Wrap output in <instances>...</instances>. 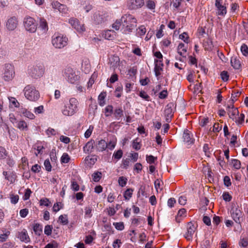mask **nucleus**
<instances>
[{
    "label": "nucleus",
    "mask_w": 248,
    "mask_h": 248,
    "mask_svg": "<svg viewBox=\"0 0 248 248\" xmlns=\"http://www.w3.org/2000/svg\"><path fill=\"white\" fill-rule=\"evenodd\" d=\"M78 101L75 98H71L66 103L62 109V113L65 116H72L78 110Z\"/></svg>",
    "instance_id": "obj_1"
},
{
    "label": "nucleus",
    "mask_w": 248,
    "mask_h": 248,
    "mask_svg": "<svg viewBox=\"0 0 248 248\" xmlns=\"http://www.w3.org/2000/svg\"><path fill=\"white\" fill-rule=\"evenodd\" d=\"M121 20L122 28L125 33L131 31L137 24L136 19L130 15H124L122 17Z\"/></svg>",
    "instance_id": "obj_2"
},
{
    "label": "nucleus",
    "mask_w": 248,
    "mask_h": 248,
    "mask_svg": "<svg viewBox=\"0 0 248 248\" xmlns=\"http://www.w3.org/2000/svg\"><path fill=\"white\" fill-rule=\"evenodd\" d=\"M24 92L25 97L31 101H36L40 97L39 91L33 85H27L24 88Z\"/></svg>",
    "instance_id": "obj_3"
},
{
    "label": "nucleus",
    "mask_w": 248,
    "mask_h": 248,
    "mask_svg": "<svg viewBox=\"0 0 248 248\" xmlns=\"http://www.w3.org/2000/svg\"><path fill=\"white\" fill-rule=\"evenodd\" d=\"M45 68L42 65H35L29 67L28 70L29 75L32 78L37 79L43 76Z\"/></svg>",
    "instance_id": "obj_4"
},
{
    "label": "nucleus",
    "mask_w": 248,
    "mask_h": 248,
    "mask_svg": "<svg viewBox=\"0 0 248 248\" xmlns=\"http://www.w3.org/2000/svg\"><path fill=\"white\" fill-rule=\"evenodd\" d=\"M109 18L108 12L98 11L94 13L93 16V20L96 24H101L108 21Z\"/></svg>",
    "instance_id": "obj_5"
},
{
    "label": "nucleus",
    "mask_w": 248,
    "mask_h": 248,
    "mask_svg": "<svg viewBox=\"0 0 248 248\" xmlns=\"http://www.w3.org/2000/svg\"><path fill=\"white\" fill-rule=\"evenodd\" d=\"M63 76L69 82L72 84L76 83L79 78V77L76 74L75 71L71 67H67L64 69Z\"/></svg>",
    "instance_id": "obj_6"
},
{
    "label": "nucleus",
    "mask_w": 248,
    "mask_h": 248,
    "mask_svg": "<svg viewBox=\"0 0 248 248\" xmlns=\"http://www.w3.org/2000/svg\"><path fill=\"white\" fill-rule=\"evenodd\" d=\"M15 74L14 66L10 63L5 64L3 77L4 80L7 81L11 80L14 78Z\"/></svg>",
    "instance_id": "obj_7"
},
{
    "label": "nucleus",
    "mask_w": 248,
    "mask_h": 248,
    "mask_svg": "<svg viewBox=\"0 0 248 248\" xmlns=\"http://www.w3.org/2000/svg\"><path fill=\"white\" fill-rule=\"evenodd\" d=\"M24 24L26 30L32 33L36 31L37 24L33 18L31 17H27L25 18Z\"/></svg>",
    "instance_id": "obj_8"
},
{
    "label": "nucleus",
    "mask_w": 248,
    "mask_h": 248,
    "mask_svg": "<svg viewBox=\"0 0 248 248\" xmlns=\"http://www.w3.org/2000/svg\"><path fill=\"white\" fill-rule=\"evenodd\" d=\"M68 38L63 36H58L53 38L52 40V45L58 48H62L66 46Z\"/></svg>",
    "instance_id": "obj_9"
},
{
    "label": "nucleus",
    "mask_w": 248,
    "mask_h": 248,
    "mask_svg": "<svg viewBox=\"0 0 248 248\" xmlns=\"http://www.w3.org/2000/svg\"><path fill=\"white\" fill-rule=\"evenodd\" d=\"M222 3L223 0H216L215 5L216 8V14L224 16L227 14V7Z\"/></svg>",
    "instance_id": "obj_10"
},
{
    "label": "nucleus",
    "mask_w": 248,
    "mask_h": 248,
    "mask_svg": "<svg viewBox=\"0 0 248 248\" xmlns=\"http://www.w3.org/2000/svg\"><path fill=\"white\" fill-rule=\"evenodd\" d=\"M69 22L77 31L82 32L85 31L84 24H81L77 19L74 18H70Z\"/></svg>",
    "instance_id": "obj_11"
},
{
    "label": "nucleus",
    "mask_w": 248,
    "mask_h": 248,
    "mask_svg": "<svg viewBox=\"0 0 248 248\" xmlns=\"http://www.w3.org/2000/svg\"><path fill=\"white\" fill-rule=\"evenodd\" d=\"M231 216L236 223H240L242 217V212L238 207H233L231 211Z\"/></svg>",
    "instance_id": "obj_12"
},
{
    "label": "nucleus",
    "mask_w": 248,
    "mask_h": 248,
    "mask_svg": "<svg viewBox=\"0 0 248 248\" xmlns=\"http://www.w3.org/2000/svg\"><path fill=\"white\" fill-rule=\"evenodd\" d=\"M226 110L229 118L233 121L236 119V116L239 113L237 108H235L232 104L227 105Z\"/></svg>",
    "instance_id": "obj_13"
},
{
    "label": "nucleus",
    "mask_w": 248,
    "mask_h": 248,
    "mask_svg": "<svg viewBox=\"0 0 248 248\" xmlns=\"http://www.w3.org/2000/svg\"><path fill=\"white\" fill-rule=\"evenodd\" d=\"M196 229V227L192 223L189 222L187 224V232L185 234V237L187 240H190L192 239Z\"/></svg>",
    "instance_id": "obj_14"
},
{
    "label": "nucleus",
    "mask_w": 248,
    "mask_h": 248,
    "mask_svg": "<svg viewBox=\"0 0 248 248\" xmlns=\"http://www.w3.org/2000/svg\"><path fill=\"white\" fill-rule=\"evenodd\" d=\"M184 142L188 145L193 144L194 142V139L193 137L192 133L188 129H185L183 136Z\"/></svg>",
    "instance_id": "obj_15"
},
{
    "label": "nucleus",
    "mask_w": 248,
    "mask_h": 248,
    "mask_svg": "<svg viewBox=\"0 0 248 248\" xmlns=\"http://www.w3.org/2000/svg\"><path fill=\"white\" fill-rule=\"evenodd\" d=\"M17 18L16 17H12L8 19L6 26L8 30L13 31L17 27Z\"/></svg>",
    "instance_id": "obj_16"
},
{
    "label": "nucleus",
    "mask_w": 248,
    "mask_h": 248,
    "mask_svg": "<svg viewBox=\"0 0 248 248\" xmlns=\"http://www.w3.org/2000/svg\"><path fill=\"white\" fill-rule=\"evenodd\" d=\"M54 9H58L59 11L62 14H65L68 10L66 5L62 4L58 1H53L51 3Z\"/></svg>",
    "instance_id": "obj_17"
},
{
    "label": "nucleus",
    "mask_w": 248,
    "mask_h": 248,
    "mask_svg": "<svg viewBox=\"0 0 248 248\" xmlns=\"http://www.w3.org/2000/svg\"><path fill=\"white\" fill-rule=\"evenodd\" d=\"M187 48V44L180 43L177 47L178 53L183 57H186Z\"/></svg>",
    "instance_id": "obj_18"
},
{
    "label": "nucleus",
    "mask_w": 248,
    "mask_h": 248,
    "mask_svg": "<svg viewBox=\"0 0 248 248\" xmlns=\"http://www.w3.org/2000/svg\"><path fill=\"white\" fill-rule=\"evenodd\" d=\"M18 238L22 242L28 243L30 241V238L26 230H23L18 234Z\"/></svg>",
    "instance_id": "obj_19"
},
{
    "label": "nucleus",
    "mask_w": 248,
    "mask_h": 248,
    "mask_svg": "<svg viewBox=\"0 0 248 248\" xmlns=\"http://www.w3.org/2000/svg\"><path fill=\"white\" fill-rule=\"evenodd\" d=\"M231 65L235 69H239L241 68V63L239 59L236 56H233L231 59Z\"/></svg>",
    "instance_id": "obj_20"
},
{
    "label": "nucleus",
    "mask_w": 248,
    "mask_h": 248,
    "mask_svg": "<svg viewBox=\"0 0 248 248\" xmlns=\"http://www.w3.org/2000/svg\"><path fill=\"white\" fill-rule=\"evenodd\" d=\"M94 144V141L93 140L88 141L83 147L84 152L87 154L91 153L93 149Z\"/></svg>",
    "instance_id": "obj_21"
},
{
    "label": "nucleus",
    "mask_w": 248,
    "mask_h": 248,
    "mask_svg": "<svg viewBox=\"0 0 248 248\" xmlns=\"http://www.w3.org/2000/svg\"><path fill=\"white\" fill-rule=\"evenodd\" d=\"M96 148L97 151L102 152L107 148V143L105 140H101L96 144Z\"/></svg>",
    "instance_id": "obj_22"
},
{
    "label": "nucleus",
    "mask_w": 248,
    "mask_h": 248,
    "mask_svg": "<svg viewBox=\"0 0 248 248\" xmlns=\"http://www.w3.org/2000/svg\"><path fill=\"white\" fill-rule=\"evenodd\" d=\"M140 5V0H130L127 3L128 8L131 10L138 8Z\"/></svg>",
    "instance_id": "obj_23"
},
{
    "label": "nucleus",
    "mask_w": 248,
    "mask_h": 248,
    "mask_svg": "<svg viewBox=\"0 0 248 248\" xmlns=\"http://www.w3.org/2000/svg\"><path fill=\"white\" fill-rule=\"evenodd\" d=\"M150 187L148 185L142 186H140V193L141 195L146 198L150 195Z\"/></svg>",
    "instance_id": "obj_24"
},
{
    "label": "nucleus",
    "mask_w": 248,
    "mask_h": 248,
    "mask_svg": "<svg viewBox=\"0 0 248 248\" xmlns=\"http://www.w3.org/2000/svg\"><path fill=\"white\" fill-rule=\"evenodd\" d=\"M20 112L23 114L25 117L28 118L32 120L35 118L34 115L30 111L26 109V108H21Z\"/></svg>",
    "instance_id": "obj_25"
},
{
    "label": "nucleus",
    "mask_w": 248,
    "mask_h": 248,
    "mask_svg": "<svg viewBox=\"0 0 248 248\" xmlns=\"http://www.w3.org/2000/svg\"><path fill=\"white\" fill-rule=\"evenodd\" d=\"M146 7L154 12L155 8V3L154 0H146L145 1Z\"/></svg>",
    "instance_id": "obj_26"
},
{
    "label": "nucleus",
    "mask_w": 248,
    "mask_h": 248,
    "mask_svg": "<svg viewBox=\"0 0 248 248\" xmlns=\"http://www.w3.org/2000/svg\"><path fill=\"white\" fill-rule=\"evenodd\" d=\"M245 115L243 113L238 114L236 117V119H234V121L237 124H242L244 122Z\"/></svg>",
    "instance_id": "obj_27"
},
{
    "label": "nucleus",
    "mask_w": 248,
    "mask_h": 248,
    "mask_svg": "<svg viewBox=\"0 0 248 248\" xmlns=\"http://www.w3.org/2000/svg\"><path fill=\"white\" fill-rule=\"evenodd\" d=\"M10 105V108H18L19 107V103L15 97H11L9 98Z\"/></svg>",
    "instance_id": "obj_28"
},
{
    "label": "nucleus",
    "mask_w": 248,
    "mask_h": 248,
    "mask_svg": "<svg viewBox=\"0 0 248 248\" xmlns=\"http://www.w3.org/2000/svg\"><path fill=\"white\" fill-rule=\"evenodd\" d=\"M114 115L117 120H119L120 118L123 116V110L121 108H116L114 110Z\"/></svg>",
    "instance_id": "obj_29"
},
{
    "label": "nucleus",
    "mask_w": 248,
    "mask_h": 248,
    "mask_svg": "<svg viewBox=\"0 0 248 248\" xmlns=\"http://www.w3.org/2000/svg\"><path fill=\"white\" fill-rule=\"evenodd\" d=\"M114 31L111 30H107L105 31L103 34V36L105 38V39L108 40H112L113 39V34Z\"/></svg>",
    "instance_id": "obj_30"
},
{
    "label": "nucleus",
    "mask_w": 248,
    "mask_h": 248,
    "mask_svg": "<svg viewBox=\"0 0 248 248\" xmlns=\"http://www.w3.org/2000/svg\"><path fill=\"white\" fill-rule=\"evenodd\" d=\"M60 222L62 225H67L68 223V217L67 215H61L59 217Z\"/></svg>",
    "instance_id": "obj_31"
},
{
    "label": "nucleus",
    "mask_w": 248,
    "mask_h": 248,
    "mask_svg": "<svg viewBox=\"0 0 248 248\" xmlns=\"http://www.w3.org/2000/svg\"><path fill=\"white\" fill-rule=\"evenodd\" d=\"M105 93H101L98 96V103L101 106H103L105 104Z\"/></svg>",
    "instance_id": "obj_32"
},
{
    "label": "nucleus",
    "mask_w": 248,
    "mask_h": 248,
    "mask_svg": "<svg viewBox=\"0 0 248 248\" xmlns=\"http://www.w3.org/2000/svg\"><path fill=\"white\" fill-rule=\"evenodd\" d=\"M220 76L221 78L223 81L226 82L229 80V74L227 71H223L221 72Z\"/></svg>",
    "instance_id": "obj_33"
},
{
    "label": "nucleus",
    "mask_w": 248,
    "mask_h": 248,
    "mask_svg": "<svg viewBox=\"0 0 248 248\" xmlns=\"http://www.w3.org/2000/svg\"><path fill=\"white\" fill-rule=\"evenodd\" d=\"M232 164L233 167L236 170H239L241 168V162L238 159H233L232 160Z\"/></svg>",
    "instance_id": "obj_34"
},
{
    "label": "nucleus",
    "mask_w": 248,
    "mask_h": 248,
    "mask_svg": "<svg viewBox=\"0 0 248 248\" xmlns=\"http://www.w3.org/2000/svg\"><path fill=\"white\" fill-rule=\"evenodd\" d=\"M123 154V153L122 150L121 149L118 150L114 153L113 155V157L117 160H119L122 157Z\"/></svg>",
    "instance_id": "obj_35"
},
{
    "label": "nucleus",
    "mask_w": 248,
    "mask_h": 248,
    "mask_svg": "<svg viewBox=\"0 0 248 248\" xmlns=\"http://www.w3.org/2000/svg\"><path fill=\"white\" fill-rule=\"evenodd\" d=\"M33 231L36 234L40 235L42 232V229L40 224L36 223L33 226Z\"/></svg>",
    "instance_id": "obj_36"
},
{
    "label": "nucleus",
    "mask_w": 248,
    "mask_h": 248,
    "mask_svg": "<svg viewBox=\"0 0 248 248\" xmlns=\"http://www.w3.org/2000/svg\"><path fill=\"white\" fill-rule=\"evenodd\" d=\"M101 176V172L99 171L94 172L92 174L93 179L94 182H97L100 180Z\"/></svg>",
    "instance_id": "obj_37"
},
{
    "label": "nucleus",
    "mask_w": 248,
    "mask_h": 248,
    "mask_svg": "<svg viewBox=\"0 0 248 248\" xmlns=\"http://www.w3.org/2000/svg\"><path fill=\"white\" fill-rule=\"evenodd\" d=\"M179 38L183 40L187 44L189 43V36L188 34L186 32L181 34L179 35Z\"/></svg>",
    "instance_id": "obj_38"
},
{
    "label": "nucleus",
    "mask_w": 248,
    "mask_h": 248,
    "mask_svg": "<svg viewBox=\"0 0 248 248\" xmlns=\"http://www.w3.org/2000/svg\"><path fill=\"white\" fill-rule=\"evenodd\" d=\"M16 175L13 172L9 173L8 176L7 177L6 180H8L11 183H14L15 182Z\"/></svg>",
    "instance_id": "obj_39"
},
{
    "label": "nucleus",
    "mask_w": 248,
    "mask_h": 248,
    "mask_svg": "<svg viewBox=\"0 0 248 248\" xmlns=\"http://www.w3.org/2000/svg\"><path fill=\"white\" fill-rule=\"evenodd\" d=\"M113 225L117 230L122 231L124 228V224L123 222H114Z\"/></svg>",
    "instance_id": "obj_40"
},
{
    "label": "nucleus",
    "mask_w": 248,
    "mask_h": 248,
    "mask_svg": "<svg viewBox=\"0 0 248 248\" xmlns=\"http://www.w3.org/2000/svg\"><path fill=\"white\" fill-rule=\"evenodd\" d=\"M70 159L69 155L67 153H64L61 157L62 163H67Z\"/></svg>",
    "instance_id": "obj_41"
},
{
    "label": "nucleus",
    "mask_w": 248,
    "mask_h": 248,
    "mask_svg": "<svg viewBox=\"0 0 248 248\" xmlns=\"http://www.w3.org/2000/svg\"><path fill=\"white\" fill-rule=\"evenodd\" d=\"M40 27L46 31L47 30V25L46 21L44 19H41L40 21Z\"/></svg>",
    "instance_id": "obj_42"
},
{
    "label": "nucleus",
    "mask_w": 248,
    "mask_h": 248,
    "mask_svg": "<svg viewBox=\"0 0 248 248\" xmlns=\"http://www.w3.org/2000/svg\"><path fill=\"white\" fill-rule=\"evenodd\" d=\"M17 126L19 129L23 130L27 128V124L25 122L20 121L18 122Z\"/></svg>",
    "instance_id": "obj_43"
},
{
    "label": "nucleus",
    "mask_w": 248,
    "mask_h": 248,
    "mask_svg": "<svg viewBox=\"0 0 248 248\" xmlns=\"http://www.w3.org/2000/svg\"><path fill=\"white\" fill-rule=\"evenodd\" d=\"M156 159V157L152 155H147L146 157L147 162L151 165L154 163Z\"/></svg>",
    "instance_id": "obj_44"
},
{
    "label": "nucleus",
    "mask_w": 248,
    "mask_h": 248,
    "mask_svg": "<svg viewBox=\"0 0 248 248\" xmlns=\"http://www.w3.org/2000/svg\"><path fill=\"white\" fill-rule=\"evenodd\" d=\"M34 112L36 115L43 113L44 112V106L41 105L38 107L35 108Z\"/></svg>",
    "instance_id": "obj_45"
},
{
    "label": "nucleus",
    "mask_w": 248,
    "mask_h": 248,
    "mask_svg": "<svg viewBox=\"0 0 248 248\" xmlns=\"http://www.w3.org/2000/svg\"><path fill=\"white\" fill-rule=\"evenodd\" d=\"M92 209L91 207H86L85 208V217L90 218L92 216Z\"/></svg>",
    "instance_id": "obj_46"
},
{
    "label": "nucleus",
    "mask_w": 248,
    "mask_h": 248,
    "mask_svg": "<svg viewBox=\"0 0 248 248\" xmlns=\"http://www.w3.org/2000/svg\"><path fill=\"white\" fill-rule=\"evenodd\" d=\"M139 157L138 153H132L130 154V155L128 156V158H130V160L133 162H136Z\"/></svg>",
    "instance_id": "obj_47"
},
{
    "label": "nucleus",
    "mask_w": 248,
    "mask_h": 248,
    "mask_svg": "<svg viewBox=\"0 0 248 248\" xmlns=\"http://www.w3.org/2000/svg\"><path fill=\"white\" fill-rule=\"evenodd\" d=\"M133 190L127 189L124 193V197L125 200H129L132 196Z\"/></svg>",
    "instance_id": "obj_48"
},
{
    "label": "nucleus",
    "mask_w": 248,
    "mask_h": 248,
    "mask_svg": "<svg viewBox=\"0 0 248 248\" xmlns=\"http://www.w3.org/2000/svg\"><path fill=\"white\" fill-rule=\"evenodd\" d=\"M154 71L155 76L157 78H158V77L161 74V72L163 71V68L158 67L155 65Z\"/></svg>",
    "instance_id": "obj_49"
},
{
    "label": "nucleus",
    "mask_w": 248,
    "mask_h": 248,
    "mask_svg": "<svg viewBox=\"0 0 248 248\" xmlns=\"http://www.w3.org/2000/svg\"><path fill=\"white\" fill-rule=\"evenodd\" d=\"M241 51L243 55L247 56L248 55V47L247 45L243 44L241 46Z\"/></svg>",
    "instance_id": "obj_50"
},
{
    "label": "nucleus",
    "mask_w": 248,
    "mask_h": 248,
    "mask_svg": "<svg viewBox=\"0 0 248 248\" xmlns=\"http://www.w3.org/2000/svg\"><path fill=\"white\" fill-rule=\"evenodd\" d=\"M127 183V179L123 176L119 178L118 183L120 186L123 187L125 186Z\"/></svg>",
    "instance_id": "obj_51"
},
{
    "label": "nucleus",
    "mask_w": 248,
    "mask_h": 248,
    "mask_svg": "<svg viewBox=\"0 0 248 248\" xmlns=\"http://www.w3.org/2000/svg\"><path fill=\"white\" fill-rule=\"evenodd\" d=\"M52 227L51 225H47L45 227L44 232L45 233L49 236L52 233Z\"/></svg>",
    "instance_id": "obj_52"
},
{
    "label": "nucleus",
    "mask_w": 248,
    "mask_h": 248,
    "mask_svg": "<svg viewBox=\"0 0 248 248\" xmlns=\"http://www.w3.org/2000/svg\"><path fill=\"white\" fill-rule=\"evenodd\" d=\"M138 68L137 66H133L128 70V74L130 76H135L137 73Z\"/></svg>",
    "instance_id": "obj_53"
},
{
    "label": "nucleus",
    "mask_w": 248,
    "mask_h": 248,
    "mask_svg": "<svg viewBox=\"0 0 248 248\" xmlns=\"http://www.w3.org/2000/svg\"><path fill=\"white\" fill-rule=\"evenodd\" d=\"M10 232L7 231L5 233L3 234H1L0 235V241L1 242H3L6 241L8 238V236L10 234Z\"/></svg>",
    "instance_id": "obj_54"
},
{
    "label": "nucleus",
    "mask_w": 248,
    "mask_h": 248,
    "mask_svg": "<svg viewBox=\"0 0 248 248\" xmlns=\"http://www.w3.org/2000/svg\"><path fill=\"white\" fill-rule=\"evenodd\" d=\"M46 134L48 136V137H50L51 136H54L56 134V131L50 127L48 128L46 131Z\"/></svg>",
    "instance_id": "obj_55"
},
{
    "label": "nucleus",
    "mask_w": 248,
    "mask_h": 248,
    "mask_svg": "<svg viewBox=\"0 0 248 248\" xmlns=\"http://www.w3.org/2000/svg\"><path fill=\"white\" fill-rule=\"evenodd\" d=\"M62 208V204L61 202H57L55 203L53 207V211L55 212L59 211Z\"/></svg>",
    "instance_id": "obj_56"
},
{
    "label": "nucleus",
    "mask_w": 248,
    "mask_h": 248,
    "mask_svg": "<svg viewBox=\"0 0 248 248\" xmlns=\"http://www.w3.org/2000/svg\"><path fill=\"white\" fill-rule=\"evenodd\" d=\"M122 26V22L120 20H117L114 23L112 24V28L116 30H118L121 26Z\"/></svg>",
    "instance_id": "obj_57"
},
{
    "label": "nucleus",
    "mask_w": 248,
    "mask_h": 248,
    "mask_svg": "<svg viewBox=\"0 0 248 248\" xmlns=\"http://www.w3.org/2000/svg\"><path fill=\"white\" fill-rule=\"evenodd\" d=\"M222 129V126L218 123H215L213 127V131L215 133L219 132Z\"/></svg>",
    "instance_id": "obj_58"
},
{
    "label": "nucleus",
    "mask_w": 248,
    "mask_h": 248,
    "mask_svg": "<svg viewBox=\"0 0 248 248\" xmlns=\"http://www.w3.org/2000/svg\"><path fill=\"white\" fill-rule=\"evenodd\" d=\"M106 116H109L113 112V107L111 105L108 106L105 108Z\"/></svg>",
    "instance_id": "obj_59"
},
{
    "label": "nucleus",
    "mask_w": 248,
    "mask_h": 248,
    "mask_svg": "<svg viewBox=\"0 0 248 248\" xmlns=\"http://www.w3.org/2000/svg\"><path fill=\"white\" fill-rule=\"evenodd\" d=\"M50 202L49 200L47 198H43L40 200V205H44L46 206H48Z\"/></svg>",
    "instance_id": "obj_60"
},
{
    "label": "nucleus",
    "mask_w": 248,
    "mask_h": 248,
    "mask_svg": "<svg viewBox=\"0 0 248 248\" xmlns=\"http://www.w3.org/2000/svg\"><path fill=\"white\" fill-rule=\"evenodd\" d=\"M93 129V127L92 125H90L89 128L86 131L84 134V136L86 138H88L90 137L92 134Z\"/></svg>",
    "instance_id": "obj_61"
},
{
    "label": "nucleus",
    "mask_w": 248,
    "mask_h": 248,
    "mask_svg": "<svg viewBox=\"0 0 248 248\" xmlns=\"http://www.w3.org/2000/svg\"><path fill=\"white\" fill-rule=\"evenodd\" d=\"M168 91L167 90H164L161 91L158 95V97L160 99H163L166 98L168 96Z\"/></svg>",
    "instance_id": "obj_62"
},
{
    "label": "nucleus",
    "mask_w": 248,
    "mask_h": 248,
    "mask_svg": "<svg viewBox=\"0 0 248 248\" xmlns=\"http://www.w3.org/2000/svg\"><path fill=\"white\" fill-rule=\"evenodd\" d=\"M44 166L46 170L48 171H50L51 170V165L50 162L48 159L45 160L44 162Z\"/></svg>",
    "instance_id": "obj_63"
},
{
    "label": "nucleus",
    "mask_w": 248,
    "mask_h": 248,
    "mask_svg": "<svg viewBox=\"0 0 248 248\" xmlns=\"http://www.w3.org/2000/svg\"><path fill=\"white\" fill-rule=\"evenodd\" d=\"M223 200L226 202H230L232 200V196L228 192H224L222 195Z\"/></svg>",
    "instance_id": "obj_64"
}]
</instances>
